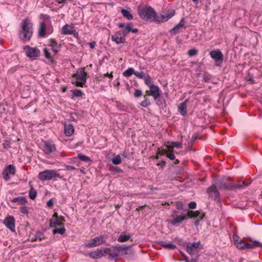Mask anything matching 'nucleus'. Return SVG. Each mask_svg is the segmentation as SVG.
Here are the masks:
<instances>
[{"mask_svg":"<svg viewBox=\"0 0 262 262\" xmlns=\"http://www.w3.org/2000/svg\"><path fill=\"white\" fill-rule=\"evenodd\" d=\"M42 234L40 232H37L36 233L34 237V241H36L37 239L40 240L42 238Z\"/></svg>","mask_w":262,"mask_h":262,"instance_id":"obj_50","label":"nucleus"},{"mask_svg":"<svg viewBox=\"0 0 262 262\" xmlns=\"http://www.w3.org/2000/svg\"><path fill=\"white\" fill-rule=\"evenodd\" d=\"M113 247L118 251V252H121L124 251L125 252V254H126V251L128 250V248H129V246H126L125 245H117L116 246H113Z\"/></svg>","mask_w":262,"mask_h":262,"instance_id":"obj_28","label":"nucleus"},{"mask_svg":"<svg viewBox=\"0 0 262 262\" xmlns=\"http://www.w3.org/2000/svg\"><path fill=\"white\" fill-rule=\"evenodd\" d=\"M248 185V184H246L244 182H243L242 183H238L237 184L235 185H232V190L233 189H242L245 188Z\"/></svg>","mask_w":262,"mask_h":262,"instance_id":"obj_27","label":"nucleus"},{"mask_svg":"<svg viewBox=\"0 0 262 262\" xmlns=\"http://www.w3.org/2000/svg\"><path fill=\"white\" fill-rule=\"evenodd\" d=\"M53 31L52 28H46V24L44 21H42L40 24V26L38 30V36L40 37H44L47 33L51 34Z\"/></svg>","mask_w":262,"mask_h":262,"instance_id":"obj_11","label":"nucleus"},{"mask_svg":"<svg viewBox=\"0 0 262 262\" xmlns=\"http://www.w3.org/2000/svg\"><path fill=\"white\" fill-rule=\"evenodd\" d=\"M40 54V51L36 48H34V57H38Z\"/></svg>","mask_w":262,"mask_h":262,"instance_id":"obj_55","label":"nucleus"},{"mask_svg":"<svg viewBox=\"0 0 262 262\" xmlns=\"http://www.w3.org/2000/svg\"><path fill=\"white\" fill-rule=\"evenodd\" d=\"M86 75L84 68H79L76 73L73 75L75 80H73L72 83L77 86L83 87L86 81Z\"/></svg>","mask_w":262,"mask_h":262,"instance_id":"obj_3","label":"nucleus"},{"mask_svg":"<svg viewBox=\"0 0 262 262\" xmlns=\"http://www.w3.org/2000/svg\"><path fill=\"white\" fill-rule=\"evenodd\" d=\"M89 45L91 49H94L96 46V43L95 41H92L89 43Z\"/></svg>","mask_w":262,"mask_h":262,"instance_id":"obj_62","label":"nucleus"},{"mask_svg":"<svg viewBox=\"0 0 262 262\" xmlns=\"http://www.w3.org/2000/svg\"><path fill=\"white\" fill-rule=\"evenodd\" d=\"M244 245L245 246V249H249L254 248L256 247H261L262 244L255 241L251 244L245 242V244Z\"/></svg>","mask_w":262,"mask_h":262,"instance_id":"obj_18","label":"nucleus"},{"mask_svg":"<svg viewBox=\"0 0 262 262\" xmlns=\"http://www.w3.org/2000/svg\"><path fill=\"white\" fill-rule=\"evenodd\" d=\"M66 232V229L64 227L60 228L59 229H55L53 230V233L54 234L56 233H59L61 235L63 234Z\"/></svg>","mask_w":262,"mask_h":262,"instance_id":"obj_37","label":"nucleus"},{"mask_svg":"<svg viewBox=\"0 0 262 262\" xmlns=\"http://www.w3.org/2000/svg\"><path fill=\"white\" fill-rule=\"evenodd\" d=\"M144 82L145 83L149 88H150V86L152 85H154L152 84V81L150 78V76H147L144 77Z\"/></svg>","mask_w":262,"mask_h":262,"instance_id":"obj_39","label":"nucleus"},{"mask_svg":"<svg viewBox=\"0 0 262 262\" xmlns=\"http://www.w3.org/2000/svg\"><path fill=\"white\" fill-rule=\"evenodd\" d=\"M112 162L115 165L119 164L121 162V159L120 155H117L112 159Z\"/></svg>","mask_w":262,"mask_h":262,"instance_id":"obj_38","label":"nucleus"},{"mask_svg":"<svg viewBox=\"0 0 262 262\" xmlns=\"http://www.w3.org/2000/svg\"><path fill=\"white\" fill-rule=\"evenodd\" d=\"M207 192L209 194V196L214 201H219L220 200V193L217 189L216 185L213 184L209 187L207 190Z\"/></svg>","mask_w":262,"mask_h":262,"instance_id":"obj_8","label":"nucleus"},{"mask_svg":"<svg viewBox=\"0 0 262 262\" xmlns=\"http://www.w3.org/2000/svg\"><path fill=\"white\" fill-rule=\"evenodd\" d=\"M188 207L190 209H194L196 207V203L194 201H191L188 204Z\"/></svg>","mask_w":262,"mask_h":262,"instance_id":"obj_53","label":"nucleus"},{"mask_svg":"<svg viewBox=\"0 0 262 262\" xmlns=\"http://www.w3.org/2000/svg\"><path fill=\"white\" fill-rule=\"evenodd\" d=\"M83 93L80 90H75L73 91V96L74 97H81L82 96Z\"/></svg>","mask_w":262,"mask_h":262,"instance_id":"obj_42","label":"nucleus"},{"mask_svg":"<svg viewBox=\"0 0 262 262\" xmlns=\"http://www.w3.org/2000/svg\"><path fill=\"white\" fill-rule=\"evenodd\" d=\"M32 25L30 20L26 19L22 23V30L19 33V36L23 41L29 40L32 35Z\"/></svg>","mask_w":262,"mask_h":262,"instance_id":"obj_2","label":"nucleus"},{"mask_svg":"<svg viewBox=\"0 0 262 262\" xmlns=\"http://www.w3.org/2000/svg\"><path fill=\"white\" fill-rule=\"evenodd\" d=\"M118 256V253L116 252L109 253H108V259L110 260H113Z\"/></svg>","mask_w":262,"mask_h":262,"instance_id":"obj_47","label":"nucleus"},{"mask_svg":"<svg viewBox=\"0 0 262 262\" xmlns=\"http://www.w3.org/2000/svg\"><path fill=\"white\" fill-rule=\"evenodd\" d=\"M187 211L186 215L187 216V219L188 218H195V217H199L200 220H202L204 219L205 214L204 212H203L201 210H196L195 211L192 210H186Z\"/></svg>","mask_w":262,"mask_h":262,"instance_id":"obj_10","label":"nucleus"},{"mask_svg":"<svg viewBox=\"0 0 262 262\" xmlns=\"http://www.w3.org/2000/svg\"><path fill=\"white\" fill-rule=\"evenodd\" d=\"M186 214H183L182 216L176 215L175 217L170 221V223L174 226H179L183 221L187 220Z\"/></svg>","mask_w":262,"mask_h":262,"instance_id":"obj_14","label":"nucleus"},{"mask_svg":"<svg viewBox=\"0 0 262 262\" xmlns=\"http://www.w3.org/2000/svg\"><path fill=\"white\" fill-rule=\"evenodd\" d=\"M21 212L23 213L27 214L28 212V208L26 207L21 208Z\"/></svg>","mask_w":262,"mask_h":262,"instance_id":"obj_63","label":"nucleus"},{"mask_svg":"<svg viewBox=\"0 0 262 262\" xmlns=\"http://www.w3.org/2000/svg\"><path fill=\"white\" fill-rule=\"evenodd\" d=\"M113 41H115L117 44H120L125 42V39L123 36H118L113 35L111 37Z\"/></svg>","mask_w":262,"mask_h":262,"instance_id":"obj_22","label":"nucleus"},{"mask_svg":"<svg viewBox=\"0 0 262 262\" xmlns=\"http://www.w3.org/2000/svg\"><path fill=\"white\" fill-rule=\"evenodd\" d=\"M105 242V238L103 235H98L92 239L91 241L86 245L88 248H93L101 245Z\"/></svg>","mask_w":262,"mask_h":262,"instance_id":"obj_9","label":"nucleus"},{"mask_svg":"<svg viewBox=\"0 0 262 262\" xmlns=\"http://www.w3.org/2000/svg\"><path fill=\"white\" fill-rule=\"evenodd\" d=\"M140 105L143 107H146L150 105V102L148 98L145 96L144 99L140 102Z\"/></svg>","mask_w":262,"mask_h":262,"instance_id":"obj_33","label":"nucleus"},{"mask_svg":"<svg viewBox=\"0 0 262 262\" xmlns=\"http://www.w3.org/2000/svg\"><path fill=\"white\" fill-rule=\"evenodd\" d=\"M245 242L242 239H239V242H236V247L240 250L245 249Z\"/></svg>","mask_w":262,"mask_h":262,"instance_id":"obj_35","label":"nucleus"},{"mask_svg":"<svg viewBox=\"0 0 262 262\" xmlns=\"http://www.w3.org/2000/svg\"><path fill=\"white\" fill-rule=\"evenodd\" d=\"M159 245L164 248L169 249H174L176 248V246L175 245L172 244L171 243L165 244L163 241L160 242Z\"/></svg>","mask_w":262,"mask_h":262,"instance_id":"obj_30","label":"nucleus"},{"mask_svg":"<svg viewBox=\"0 0 262 262\" xmlns=\"http://www.w3.org/2000/svg\"><path fill=\"white\" fill-rule=\"evenodd\" d=\"M134 75L140 79H142L143 78H144L145 77L144 74L143 72L140 73L137 71H135L134 73Z\"/></svg>","mask_w":262,"mask_h":262,"instance_id":"obj_52","label":"nucleus"},{"mask_svg":"<svg viewBox=\"0 0 262 262\" xmlns=\"http://www.w3.org/2000/svg\"><path fill=\"white\" fill-rule=\"evenodd\" d=\"M142 95V92L139 89H136L134 94V96L136 98H138Z\"/></svg>","mask_w":262,"mask_h":262,"instance_id":"obj_46","label":"nucleus"},{"mask_svg":"<svg viewBox=\"0 0 262 262\" xmlns=\"http://www.w3.org/2000/svg\"><path fill=\"white\" fill-rule=\"evenodd\" d=\"M131 236L129 234H125L124 233H122L118 238V241L120 243H123L127 241L130 238Z\"/></svg>","mask_w":262,"mask_h":262,"instance_id":"obj_23","label":"nucleus"},{"mask_svg":"<svg viewBox=\"0 0 262 262\" xmlns=\"http://www.w3.org/2000/svg\"><path fill=\"white\" fill-rule=\"evenodd\" d=\"M29 184L30 185V189L29 190V195L30 198L31 200H33V186L31 185V182H29Z\"/></svg>","mask_w":262,"mask_h":262,"instance_id":"obj_54","label":"nucleus"},{"mask_svg":"<svg viewBox=\"0 0 262 262\" xmlns=\"http://www.w3.org/2000/svg\"><path fill=\"white\" fill-rule=\"evenodd\" d=\"M181 29V28H180L177 25L174 27H173V28H172L170 32L171 34H176L177 33H178L179 32V30Z\"/></svg>","mask_w":262,"mask_h":262,"instance_id":"obj_45","label":"nucleus"},{"mask_svg":"<svg viewBox=\"0 0 262 262\" xmlns=\"http://www.w3.org/2000/svg\"><path fill=\"white\" fill-rule=\"evenodd\" d=\"M78 158L81 161L85 162H88L91 161V159L89 157L86 156L84 155L79 154L78 155Z\"/></svg>","mask_w":262,"mask_h":262,"instance_id":"obj_41","label":"nucleus"},{"mask_svg":"<svg viewBox=\"0 0 262 262\" xmlns=\"http://www.w3.org/2000/svg\"><path fill=\"white\" fill-rule=\"evenodd\" d=\"M175 206L177 209L183 210V204L181 202L178 201L175 202Z\"/></svg>","mask_w":262,"mask_h":262,"instance_id":"obj_48","label":"nucleus"},{"mask_svg":"<svg viewBox=\"0 0 262 262\" xmlns=\"http://www.w3.org/2000/svg\"><path fill=\"white\" fill-rule=\"evenodd\" d=\"M56 148L54 143L51 141H47L44 142L43 151L49 154L55 151Z\"/></svg>","mask_w":262,"mask_h":262,"instance_id":"obj_12","label":"nucleus"},{"mask_svg":"<svg viewBox=\"0 0 262 262\" xmlns=\"http://www.w3.org/2000/svg\"><path fill=\"white\" fill-rule=\"evenodd\" d=\"M4 224L11 231H14L15 229L14 219L13 216L6 217L4 222Z\"/></svg>","mask_w":262,"mask_h":262,"instance_id":"obj_13","label":"nucleus"},{"mask_svg":"<svg viewBox=\"0 0 262 262\" xmlns=\"http://www.w3.org/2000/svg\"><path fill=\"white\" fill-rule=\"evenodd\" d=\"M170 144V145H169L168 148H170V146H172V147H176L177 148H181L182 147V143L180 142H169Z\"/></svg>","mask_w":262,"mask_h":262,"instance_id":"obj_40","label":"nucleus"},{"mask_svg":"<svg viewBox=\"0 0 262 262\" xmlns=\"http://www.w3.org/2000/svg\"><path fill=\"white\" fill-rule=\"evenodd\" d=\"M130 32V24H128L126 25V27L121 31V34H122V36L125 38V37Z\"/></svg>","mask_w":262,"mask_h":262,"instance_id":"obj_36","label":"nucleus"},{"mask_svg":"<svg viewBox=\"0 0 262 262\" xmlns=\"http://www.w3.org/2000/svg\"><path fill=\"white\" fill-rule=\"evenodd\" d=\"M221 189L232 190V181L228 177H223L217 183Z\"/></svg>","mask_w":262,"mask_h":262,"instance_id":"obj_6","label":"nucleus"},{"mask_svg":"<svg viewBox=\"0 0 262 262\" xmlns=\"http://www.w3.org/2000/svg\"><path fill=\"white\" fill-rule=\"evenodd\" d=\"M73 29V27L66 24L62 28L61 34L63 35L71 34V31H72Z\"/></svg>","mask_w":262,"mask_h":262,"instance_id":"obj_21","label":"nucleus"},{"mask_svg":"<svg viewBox=\"0 0 262 262\" xmlns=\"http://www.w3.org/2000/svg\"><path fill=\"white\" fill-rule=\"evenodd\" d=\"M74 132V128L73 125L71 124H65L64 125V133L66 136H70Z\"/></svg>","mask_w":262,"mask_h":262,"instance_id":"obj_19","label":"nucleus"},{"mask_svg":"<svg viewBox=\"0 0 262 262\" xmlns=\"http://www.w3.org/2000/svg\"><path fill=\"white\" fill-rule=\"evenodd\" d=\"M135 72L133 68H129L123 73V75L125 77H129L132 74H134Z\"/></svg>","mask_w":262,"mask_h":262,"instance_id":"obj_32","label":"nucleus"},{"mask_svg":"<svg viewBox=\"0 0 262 262\" xmlns=\"http://www.w3.org/2000/svg\"><path fill=\"white\" fill-rule=\"evenodd\" d=\"M166 156L167 158L171 160H173L176 158V156L172 151L166 152Z\"/></svg>","mask_w":262,"mask_h":262,"instance_id":"obj_49","label":"nucleus"},{"mask_svg":"<svg viewBox=\"0 0 262 262\" xmlns=\"http://www.w3.org/2000/svg\"><path fill=\"white\" fill-rule=\"evenodd\" d=\"M44 54L46 58L51 60V62L52 63H54V60L52 59L50 53L47 48H45L43 50Z\"/></svg>","mask_w":262,"mask_h":262,"instance_id":"obj_34","label":"nucleus"},{"mask_svg":"<svg viewBox=\"0 0 262 262\" xmlns=\"http://www.w3.org/2000/svg\"><path fill=\"white\" fill-rule=\"evenodd\" d=\"M138 12L142 19L146 21L152 20V21L158 23H163L168 20L175 14V11L172 10L166 14L158 16L156 11L150 6L138 8Z\"/></svg>","mask_w":262,"mask_h":262,"instance_id":"obj_1","label":"nucleus"},{"mask_svg":"<svg viewBox=\"0 0 262 262\" xmlns=\"http://www.w3.org/2000/svg\"><path fill=\"white\" fill-rule=\"evenodd\" d=\"M38 178L40 180L46 181L50 180L55 178L62 179L63 177L57 173L56 170H46L39 173Z\"/></svg>","mask_w":262,"mask_h":262,"instance_id":"obj_4","label":"nucleus"},{"mask_svg":"<svg viewBox=\"0 0 262 262\" xmlns=\"http://www.w3.org/2000/svg\"><path fill=\"white\" fill-rule=\"evenodd\" d=\"M3 178L6 181H8V180H10V177L9 176V173L7 171H5V170L3 171Z\"/></svg>","mask_w":262,"mask_h":262,"instance_id":"obj_51","label":"nucleus"},{"mask_svg":"<svg viewBox=\"0 0 262 262\" xmlns=\"http://www.w3.org/2000/svg\"><path fill=\"white\" fill-rule=\"evenodd\" d=\"M198 139V137L196 135H193L192 136V138H191V144H192L194 142H195V141Z\"/></svg>","mask_w":262,"mask_h":262,"instance_id":"obj_64","label":"nucleus"},{"mask_svg":"<svg viewBox=\"0 0 262 262\" xmlns=\"http://www.w3.org/2000/svg\"><path fill=\"white\" fill-rule=\"evenodd\" d=\"M199 258L197 255H195V257L194 258H192L190 260H189V262H198Z\"/></svg>","mask_w":262,"mask_h":262,"instance_id":"obj_61","label":"nucleus"},{"mask_svg":"<svg viewBox=\"0 0 262 262\" xmlns=\"http://www.w3.org/2000/svg\"><path fill=\"white\" fill-rule=\"evenodd\" d=\"M23 49L27 57H33V48L29 46H26L24 47Z\"/></svg>","mask_w":262,"mask_h":262,"instance_id":"obj_24","label":"nucleus"},{"mask_svg":"<svg viewBox=\"0 0 262 262\" xmlns=\"http://www.w3.org/2000/svg\"><path fill=\"white\" fill-rule=\"evenodd\" d=\"M121 12L122 15L127 19L132 20L133 19V16L129 11L122 9Z\"/></svg>","mask_w":262,"mask_h":262,"instance_id":"obj_26","label":"nucleus"},{"mask_svg":"<svg viewBox=\"0 0 262 262\" xmlns=\"http://www.w3.org/2000/svg\"><path fill=\"white\" fill-rule=\"evenodd\" d=\"M198 53V50L196 49H192L188 51V55L189 56H193L196 55Z\"/></svg>","mask_w":262,"mask_h":262,"instance_id":"obj_44","label":"nucleus"},{"mask_svg":"<svg viewBox=\"0 0 262 262\" xmlns=\"http://www.w3.org/2000/svg\"><path fill=\"white\" fill-rule=\"evenodd\" d=\"M54 204L52 199H50L47 203V206L49 207H52Z\"/></svg>","mask_w":262,"mask_h":262,"instance_id":"obj_58","label":"nucleus"},{"mask_svg":"<svg viewBox=\"0 0 262 262\" xmlns=\"http://www.w3.org/2000/svg\"><path fill=\"white\" fill-rule=\"evenodd\" d=\"M200 246L201 243L200 242L189 243L186 247V251L191 255H196L198 254L200 250Z\"/></svg>","mask_w":262,"mask_h":262,"instance_id":"obj_7","label":"nucleus"},{"mask_svg":"<svg viewBox=\"0 0 262 262\" xmlns=\"http://www.w3.org/2000/svg\"><path fill=\"white\" fill-rule=\"evenodd\" d=\"M188 100L186 99L183 102L180 104V105L178 107L179 112L180 114L183 116H185L187 114V103L188 102Z\"/></svg>","mask_w":262,"mask_h":262,"instance_id":"obj_17","label":"nucleus"},{"mask_svg":"<svg viewBox=\"0 0 262 262\" xmlns=\"http://www.w3.org/2000/svg\"><path fill=\"white\" fill-rule=\"evenodd\" d=\"M5 170L7 171L9 174L12 175H14L15 173V168L13 165L11 164L8 165L5 169Z\"/></svg>","mask_w":262,"mask_h":262,"instance_id":"obj_31","label":"nucleus"},{"mask_svg":"<svg viewBox=\"0 0 262 262\" xmlns=\"http://www.w3.org/2000/svg\"><path fill=\"white\" fill-rule=\"evenodd\" d=\"M100 251V249H97L96 251H94L89 253L90 256L94 259H98L101 257Z\"/></svg>","mask_w":262,"mask_h":262,"instance_id":"obj_25","label":"nucleus"},{"mask_svg":"<svg viewBox=\"0 0 262 262\" xmlns=\"http://www.w3.org/2000/svg\"><path fill=\"white\" fill-rule=\"evenodd\" d=\"M65 222V219L63 216H59V217L55 221L50 220V226L52 228H55L57 226H60L63 225V222Z\"/></svg>","mask_w":262,"mask_h":262,"instance_id":"obj_16","label":"nucleus"},{"mask_svg":"<svg viewBox=\"0 0 262 262\" xmlns=\"http://www.w3.org/2000/svg\"><path fill=\"white\" fill-rule=\"evenodd\" d=\"M185 24V20L184 18H182L180 23L177 25L180 28H182L184 27Z\"/></svg>","mask_w":262,"mask_h":262,"instance_id":"obj_57","label":"nucleus"},{"mask_svg":"<svg viewBox=\"0 0 262 262\" xmlns=\"http://www.w3.org/2000/svg\"><path fill=\"white\" fill-rule=\"evenodd\" d=\"M50 46L52 47V49L55 54H56L59 51L60 46L57 44L55 40L53 39H50Z\"/></svg>","mask_w":262,"mask_h":262,"instance_id":"obj_20","label":"nucleus"},{"mask_svg":"<svg viewBox=\"0 0 262 262\" xmlns=\"http://www.w3.org/2000/svg\"><path fill=\"white\" fill-rule=\"evenodd\" d=\"M111 251V249L109 248H105L103 250L100 249V251L101 252L100 253L101 256H104L106 255L107 254H108V252Z\"/></svg>","mask_w":262,"mask_h":262,"instance_id":"obj_43","label":"nucleus"},{"mask_svg":"<svg viewBox=\"0 0 262 262\" xmlns=\"http://www.w3.org/2000/svg\"><path fill=\"white\" fill-rule=\"evenodd\" d=\"M150 88V94L155 99H158L160 96V90L159 87L155 85H152Z\"/></svg>","mask_w":262,"mask_h":262,"instance_id":"obj_15","label":"nucleus"},{"mask_svg":"<svg viewBox=\"0 0 262 262\" xmlns=\"http://www.w3.org/2000/svg\"><path fill=\"white\" fill-rule=\"evenodd\" d=\"M10 142L8 140H6L3 143V146L4 148L7 149L10 147Z\"/></svg>","mask_w":262,"mask_h":262,"instance_id":"obj_56","label":"nucleus"},{"mask_svg":"<svg viewBox=\"0 0 262 262\" xmlns=\"http://www.w3.org/2000/svg\"><path fill=\"white\" fill-rule=\"evenodd\" d=\"M157 165L161 166L162 168H163L165 165V162L164 161H160L157 164Z\"/></svg>","mask_w":262,"mask_h":262,"instance_id":"obj_60","label":"nucleus"},{"mask_svg":"<svg viewBox=\"0 0 262 262\" xmlns=\"http://www.w3.org/2000/svg\"><path fill=\"white\" fill-rule=\"evenodd\" d=\"M210 56L214 60L216 66H221L223 61V55L219 49L211 51L210 52Z\"/></svg>","mask_w":262,"mask_h":262,"instance_id":"obj_5","label":"nucleus"},{"mask_svg":"<svg viewBox=\"0 0 262 262\" xmlns=\"http://www.w3.org/2000/svg\"><path fill=\"white\" fill-rule=\"evenodd\" d=\"M12 202L17 203L19 205H24L26 203L27 201L24 196H19L14 198L12 200Z\"/></svg>","mask_w":262,"mask_h":262,"instance_id":"obj_29","label":"nucleus"},{"mask_svg":"<svg viewBox=\"0 0 262 262\" xmlns=\"http://www.w3.org/2000/svg\"><path fill=\"white\" fill-rule=\"evenodd\" d=\"M65 167H66V169L68 170H73L76 169V168L72 165H66Z\"/></svg>","mask_w":262,"mask_h":262,"instance_id":"obj_59","label":"nucleus"}]
</instances>
